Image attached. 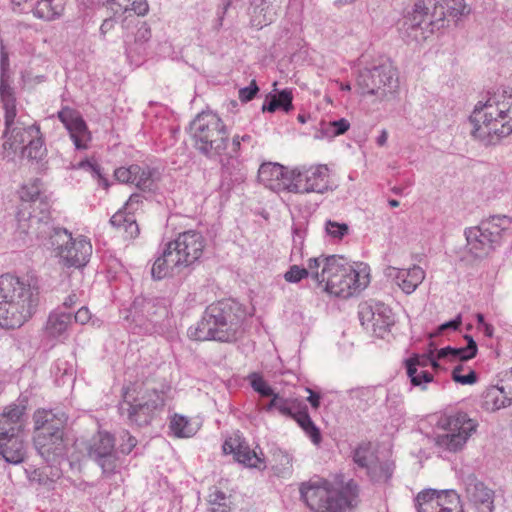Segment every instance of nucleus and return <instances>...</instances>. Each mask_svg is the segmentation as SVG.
<instances>
[{"label":"nucleus","instance_id":"obj_1","mask_svg":"<svg viewBox=\"0 0 512 512\" xmlns=\"http://www.w3.org/2000/svg\"><path fill=\"white\" fill-rule=\"evenodd\" d=\"M40 285L36 276H0V327L15 329L28 321L37 310Z\"/></svg>","mask_w":512,"mask_h":512},{"label":"nucleus","instance_id":"obj_2","mask_svg":"<svg viewBox=\"0 0 512 512\" xmlns=\"http://www.w3.org/2000/svg\"><path fill=\"white\" fill-rule=\"evenodd\" d=\"M246 309L233 299H223L206 307L200 321L188 329V336L196 341L232 343L243 332Z\"/></svg>","mask_w":512,"mask_h":512},{"label":"nucleus","instance_id":"obj_3","mask_svg":"<svg viewBox=\"0 0 512 512\" xmlns=\"http://www.w3.org/2000/svg\"><path fill=\"white\" fill-rule=\"evenodd\" d=\"M469 120L474 138L486 146L497 144L512 133V94H493L478 102Z\"/></svg>","mask_w":512,"mask_h":512},{"label":"nucleus","instance_id":"obj_4","mask_svg":"<svg viewBox=\"0 0 512 512\" xmlns=\"http://www.w3.org/2000/svg\"><path fill=\"white\" fill-rule=\"evenodd\" d=\"M469 13L465 0H416L403 21V28L414 40L426 39L445 26L446 19L457 22Z\"/></svg>","mask_w":512,"mask_h":512},{"label":"nucleus","instance_id":"obj_5","mask_svg":"<svg viewBox=\"0 0 512 512\" xmlns=\"http://www.w3.org/2000/svg\"><path fill=\"white\" fill-rule=\"evenodd\" d=\"M44 218L45 216L30 217L29 227L33 228L31 233L39 244L55 250L60 262L66 267L85 266L92 254L90 241L84 236L73 238L67 229L54 227Z\"/></svg>","mask_w":512,"mask_h":512},{"label":"nucleus","instance_id":"obj_6","mask_svg":"<svg viewBox=\"0 0 512 512\" xmlns=\"http://www.w3.org/2000/svg\"><path fill=\"white\" fill-rule=\"evenodd\" d=\"M169 391V385L163 384L157 388L151 385L150 380L140 385L136 382L129 383L122 387L123 401L119 410L122 415L126 413L130 425L149 426L163 414Z\"/></svg>","mask_w":512,"mask_h":512},{"label":"nucleus","instance_id":"obj_7","mask_svg":"<svg viewBox=\"0 0 512 512\" xmlns=\"http://www.w3.org/2000/svg\"><path fill=\"white\" fill-rule=\"evenodd\" d=\"M360 488L353 479L340 489L329 480L314 476L299 486L300 499L312 512H345L358 503Z\"/></svg>","mask_w":512,"mask_h":512},{"label":"nucleus","instance_id":"obj_8","mask_svg":"<svg viewBox=\"0 0 512 512\" xmlns=\"http://www.w3.org/2000/svg\"><path fill=\"white\" fill-rule=\"evenodd\" d=\"M190 135L195 149L209 159L225 153L230 146L227 127L213 112L199 113L190 123Z\"/></svg>","mask_w":512,"mask_h":512},{"label":"nucleus","instance_id":"obj_9","mask_svg":"<svg viewBox=\"0 0 512 512\" xmlns=\"http://www.w3.org/2000/svg\"><path fill=\"white\" fill-rule=\"evenodd\" d=\"M466 247L475 258L488 256L502 241L512 238V219L495 215L482 220L478 226L466 228Z\"/></svg>","mask_w":512,"mask_h":512},{"label":"nucleus","instance_id":"obj_10","mask_svg":"<svg viewBox=\"0 0 512 512\" xmlns=\"http://www.w3.org/2000/svg\"><path fill=\"white\" fill-rule=\"evenodd\" d=\"M5 129L3 148L13 153L21 152L23 157L30 160H41L46 153L44 140L39 125L35 122L28 124L21 118H13L11 122L4 120Z\"/></svg>","mask_w":512,"mask_h":512},{"label":"nucleus","instance_id":"obj_11","mask_svg":"<svg viewBox=\"0 0 512 512\" xmlns=\"http://www.w3.org/2000/svg\"><path fill=\"white\" fill-rule=\"evenodd\" d=\"M356 85L361 95H375L383 99L398 86L396 69L388 58L379 57L359 70Z\"/></svg>","mask_w":512,"mask_h":512},{"label":"nucleus","instance_id":"obj_12","mask_svg":"<svg viewBox=\"0 0 512 512\" xmlns=\"http://www.w3.org/2000/svg\"><path fill=\"white\" fill-rule=\"evenodd\" d=\"M167 315L168 309L161 299L140 296L134 299L124 318L134 334L146 335L160 332Z\"/></svg>","mask_w":512,"mask_h":512},{"label":"nucleus","instance_id":"obj_13","mask_svg":"<svg viewBox=\"0 0 512 512\" xmlns=\"http://www.w3.org/2000/svg\"><path fill=\"white\" fill-rule=\"evenodd\" d=\"M437 427L445 431L435 437V444L449 452L462 450L475 432L477 423L465 412L444 414L439 417Z\"/></svg>","mask_w":512,"mask_h":512},{"label":"nucleus","instance_id":"obj_14","mask_svg":"<svg viewBox=\"0 0 512 512\" xmlns=\"http://www.w3.org/2000/svg\"><path fill=\"white\" fill-rule=\"evenodd\" d=\"M88 455L102 469L105 476L120 472L124 465V459L115 449V437L107 431H99L93 436L88 447Z\"/></svg>","mask_w":512,"mask_h":512},{"label":"nucleus","instance_id":"obj_15","mask_svg":"<svg viewBox=\"0 0 512 512\" xmlns=\"http://www.w3.org/2000/svg\"><path fill=\"white\" fill-rule=\"evenodd\" d=\"M358 316L361 325L378 338H385L395 324L392 309L382 302L365 301L358 306Z\"/></svg>","mask_w":512,"mask_h":512},{"label":"nucleus","instance_id":"obj_16","mask_svg":"<svg viewBox=\"0 0 512 512\" xmlns=\"http://www.w3.org/2000/svg\"><path fill=\"white\" fill-rule=\"evenodd\" d=\"M417 512H464L459 494L453 489H424L415 498Z\"/></svg>","mask_w":512,"mask_h":512},{"label":"nucleus","instance_id":"obj_17","mask_svg":"<svg viewBox=\"0 0 512 512\" xmlns=\"http://www.w3.org/2000/svg\"><path fill=\"white\" fill-rule=\"evenodd\" d=\"M369 283L366 267L355 268L350 263L335 278L324 285L325 291L337 297L348 298L360 292Z\"/></svg>","mask_w":512,"mask_h":512},{"label":"nucleus","instance_id":"obj_18","mask_svg":"<svg viewBox=\"0 0 512 512\" xmlns=\"http://www.w3.org/2000/svg\"><path fill=\"white\" fill-rule=\"evenodd\" d=\"M167 248L175 257L176 263H180L182 268L195 263L202 255L205 240L200 232L195 230L180 233L178 237L166 244Z\"/></svg>","mask_w":512,"mask_h":512},{"label":"nucleus","instance_id":"obj_19","mask_svg":"<svg viewBox=\"0 0 512 512\" xmlns=\"http://www.w3.org/2000/svg\"><path fill=\"white\" fill-rule=\"evenodd\" d=\"M42 182L40 179L35 178L28 183L22 185L19 190V196L21 199V207L17 214L18 228L21 233L28 236H33V231L30 226V217L36 216L33 214L35 206H47V203L42 200L41 197Z\"/></svg>","mask_w":512,"mask_h":512},{"label":"nucleus","instance_id":"obj_20","mask_svg":"<svg viewBox=\"0 0 512 512\" xmlns=\"http://www.w3.org/2000/svg\"><path fill=\"white\" fill-rule=\"evenodd\" d=\"M239 154V142L235 140L234 143H230V146L226 149L225 153L218 155L216 158L220 159L221 163V178L222 185L233 186L240 184L246 179L245 167L240 160Z\"/></svg>","mask_w":512,"mask_h":512},{"label":"nucleus","instance_id":"obj_21","mask_svg":"<svg viewBox=\"0 0 512 512\" xmlns=\"http://www.w3.org/2000/svg\"><path fill=\"white\" fill-rule=\"evenodd\" d=\"M58 119L68 130L77 150H85L91 141V133L79 111L65 106L57 113Z\"/></svg>","mask_w":512,"mask_h":512},{"label":"nucleus","instance_id":"obj_22","mask_svg":"<svg viewBox=\"0 0 512 512\" xmlns=\"http://www.w3.org/2000/svg\"><path fill=\"white\" fill-rule=\"evenodd\" d=\"M9 55L3 41H0V99L4 108V120L11 122L17 117L16 97L14 88L10 84Z\"/></svg>","mask_w":512,"mask_h":512},{"label":"nucleus","instance_id":"obj_23","mask_svg":"<svg viewBox=\"0 0 512 512\" xmlns=\"http://www.w3.org/2000/svg\"><path fill=\"white\" fill-rule=\"evenodd\" d=\"M33 444L39 455L48 463H58L67 454L64 432L46 433L33 436Z\"/></svg>","mask_w":512,"mask_h":512},{"label":"nucleus","instance_id":"obj_24","mask_svg":"<svg viewBox=\"0 0 512 512\" xmlns=\"http://www.w3.org/2000/svg\"><path fill=\"white\" fill-rule=\"evenodd\" d=\"M225 454H233L237 462L249 468H265L262 452L257 453L240 437L226 439L223 446Z\"/></svg>","mask_w":512,"mask_h":512},{"label":"nucleus","instance_id":"obj_25","mask_svg":"<svg viewBox=\"0 0 512 512\" xmlns=\"http://www.w3.org/2000/svg\"><path fill=\"white\" fill-rule=\"evenodd\" d=\"M298 182L301 194L324 193L329 189V174L326 165L299 169Z\"/></svg>","mask_w":512,"mask_h":512},{"label":"nucleus","instance_id":"obj_26","mask_svg":"<svg viewBox=\"0 0 512 512\" xmlns=\"http://www.w3.org/2000/svg\"><path fill=\"white\" fill-rule=\"evenodd\" d=\"M34 435L64 432L67 416L54 409H37L33 414Z\"/></svg>","mask_w":512,"mask_h":512},{"label":"nucleus","instance_id":"obj_27","mask_svg":"<svg viewBox=\"0 0 512 512\" xmlns=\"http://www.w3.org/2000/svg\"><path fill=\"white\" fill-rule=\"evenodd\" d=\"M385 274L395 280L398 287L406 294L413 293L425 279V271L418 265L408 269H400L389 266Z\"/></svg>","mask_w":512,"mask_h":512},{"label":"nucleus","instance_id":"obj_28","mask_svg":"<svg viewBox=\"0 0 512 512\" xmlns=\"http://www.w3.org/2000/svg\"><path fill=\"white\" fill-rule=\"evenodd\" d=\"M468 500L478 512H494L495 493L476 478L470 479L466 486Z\"/></svg>","mask_w":512,"mask_h":512},{"label":"nucleus","instance_id":"obj_29","mask_svg":"<svg viewBox=\"0 0 512 512\" xmlns=\"http://www.w3.org/2000/svg\"><path fill=\"white\" fill-rule=\"evenodd\" d=\"M511 387L491 386L482 395V407L488 411H496L512 404Z\"/></svg>","mask_w":512,"mask_h":512},{"label":"nucleus","instance_id":"obj_30","mask_svg":"<svg viewBox=\"0 0 512 512\" xmlns=\"http://www.w3.org/2000/svg\"><path fill=\"white\" fill-rule=\"evenodd\" d=\"M25 453V444L21 435L0 438V455L7 463H21Z\"/></svg>","mask_w":512,"mask_h":512},{"label":"nucleus","instance_id":"obj_31","mask_svg":"<svg viewBox=\"0 0 512 512\" xmlns=\"http://www.w3.org/2000/svg\"><path fill=\"white\" fill-rule=\"evenodd\" d=\"M68 0H35L30 5L31 11L37 19L53 21L60 18Z\"/></svg>","mask_w":512,"mask_h":512},{"label":"nucleus","instance_id":"obj_32","mask_svg":"<svg viewBox=\"0 0 512 512\" xmlns=\"http://www.w3.org/2000/svg\"><path fill=\"white\" fill-rule=\"evenodd\" d=\"M172 252L167 248L163 249L162 253L156 258L153 263L151 274L154 279L160 280L174 273L175 270H180L182 266L176 263Z\"/></svg>","mask_w":512,"mask_h":512},{"label":"nucleus","instance_id":"obj_33","mask_svg":"<svg viewBox=\"0 0 512 512\" xmlns=\"http://www.w3.org/2000/svg\"><path fill=\"white\" fill-rule=\"evenodd\" d=\"M110 224L117 229H122L128 239H135L140 233L135 215L131 211L118 210L110 218Z\"/></svg>","mask_w":512,"mask_h":512},{"label":"nucleus","instance_id":"obj_34","mask_svg":"<svg viewBox=\"0 0 512 512\" xmlns=\"http://www.w3.org/2000/svg\"><path fill=\"white\" fill-rule=\"evenodd\" d=\"M285 172V167L279 163H263L258 170V180L272 191L279 189V180Z\"/></svg>","mask_w":512,"mask_h":512},{"label":"nucleus","instance_id":"obj_35","mask_svg":"<svg viewBox=\"0 0 512 512\" xmlns=\"http://www.w3.org/2000/svg\"><path fill=\"white\" fill-rule=\"evenodd\" d=\"M114 14L134 12L143 16L148 12L149 6L146 0H101Z\"/></svg>","mask_w":512,"mask_h":512},{"label":"nucleus","instance_id":"obj_36","mask_svg":"<svg viewBox=\"0 0 512 512\" xmlns=\"http://www.w3.org/2000/svg\"><path fill=\"white\" fill-rule=\"evenodd\" d=\"M395 465L390 461L377 459L366 471V475L373 484H387L390 482Z\"/></svg>","mask_w":512,"mask_h":512},{"label":"nucleus","instance_id":"obj_37","mask_svg":"<svg viewBox=\"0 0 512 512\" xmlns=\"http://www.w3.org/2000/svg\"><path fill=\"white\" fill-rule=\"evenodd\" d=\"M71 324V314L66 312H52L46 323V332L49 336L57 338L63 336Z\"/></svg>","mask_w":512,"mask_h":512},{"label":"nucleus","instance_id":"obj_38","mask_svg":"<svg viewBox=\"0 0 512 512\" xmlns=\"http://www.w3.org/2000/svg\"><path fill=\"white\" fill-rule=\"evenodd\" d=\"M26 407L19 404L7 406L0 415H5L7 421L12 425L10 427V436L21 435L24 429V415Z\"/></svg>","mask_w":512,"mask_h":512},{"label":"nucleus","instance_id":"obj_39","mask_svg":"<svg viewBox=\"0 0 512 512\" xmlns=\"http://www.w3.org/2000/svg\"><path fill=\"white\" fill-rule=\"evenodd\" d=\"M349 262L339 255H330L324 259V265L321 270V285L328 283L332 278H335Z\"/></svg>","mask_w":512,"mask_h":512},{"label":"nucleus","instance_id":"obj_40","mask_svg":"<svg viewBox=\"0 0 512 512\" xmlns=\"http://www.w3.org/2000/svg\"><path fill=\"white\" fill-rule=\"evenodd\" d=\"M276 409L280 414L294 418L295 414L301 409L300 404L296 400L281 397L279 394L274 393L269 404L265 407L267 412Z\"/></svg>","mask_w":512,"mask_h":512},{"label":"nucleus","instance_id":"obj_41","mask_svg":"<svg viewBox=\"0 0 512 512\" xmlns=\"http://www.w3.org/2000/svg\"><path fill=\"white\" fill-rule=\"evenodd\" d=\"M351 457L357 467L365 469L366 471L378 459L372 451V444L367 441L359 443L352 451Z\"/></svg>","mask_w":512,"mask_h":512},{"label":"nucleus","instance_id":"obj_42","mask_svg":"<svg viewBox=\"0 0 512 512\" xmlns=\"http://www.w3.org/2000/svg\"><path fill=\"white\" fill-rule=\"evenodd\" d=\"M404 365L412 386L419 387L421 390H426L427 384L433 382V374L426 369H419L411 362H404Z\"/></svg>","mask_w":512,"mask_h":512},{"label":"nucleus","instance_id":"obj_43","mask_svg":"<svg viewBox=\"0 0 512 512\" xmlns=\"http://www.w3.org/2000/svg\"><path fill=\"white\" fill-rule=\"evenodd\" d=\"M135 178L133 185L142 191H150L152 190L156 180L159 179V171L157 168L150 167L148 165H139V171Z\"/></svg>","mask_w":512,"mask_h":512},{"label":"nucleus","instance_id":"obj_44","mask_svg":"<svg viewBox=\"0 0 512 512\" xmlns=\"http://www.w3.org/2000/svg\"><path fill=\"white\" fill-rule=\"evenodd\" d=\"M350 123L347 119L341 118L339 120L320 123V135H316L317 138H334L342 135L348 131Z\"/></svg>","mask_w":512,"mask_h":512},{"label":"nucleus","instance_id":"obj_45","mask_svg":"<svg viewBox=\"0 0 512 512\" xmlns=\"http://www.w3.org/2000/svg\"><path fill=\"white\" fill-rule=\"evenodd\" d=\"M169 428L173 435L178 438H188L196 433V430L192 427L190 420L179 414H175L171 418Z\"/></svg>","mask_w":512,"mask_h":512},{"label":"nucleus","instance_id":"obj_46","mask_svg":"<svg viewBox=\"0 0 512 512\" xmlns=\"http://www.w3.org/2000/svg\"><path fill=\"white\" fill-rule=\"evenodd\" d=\"M299 168H295L293 170H288L285 168V172L279 180V189H275L274 192H289V193H299L301 194L300 184L298 182Z\"/></svg>","mask_w":512,"mask_h":512},{"label":"nucleus","instance_id":"obj_47","mask_svg":"<svg viewBox=\"0 0 512 512\" xmlns=\"http://www.w3.org/2000/svg\"><path fill=\"white\" fill-rule=\"evenodd\" d=\"M208 503L210 505V512H229L230 504L226 494L215 488L208 496Z\"/></svg>","mask_w":512,"mask_h":512},{"label":"nucleus","instance_id":"obj_48","mask_svg":"<svg viewBox=\"0 0 512 512\" xmlns=\"http://www.w3.org/2000/svg\"><path fill=\"white\" fill-rule=\"evenodd\" d=\"M79 168H82L91 173L92 177L97 180L98 185L107 189L110 184L106 176L102 172L101 166L95 161L84 160L79 163Z\"/></svg>","mask_w":512,"mask_h":512},{"label":"nucleus","instance_id":"obj_49","mask_svg":"<svg viewBox=\"0 0 512 512\" xmlns=\"http://www.w3.org/2000/svg\"><path fill=\"white\" fill-rule=\"evenodd\" d=\"M139 171L138 164L122 166L114 170V177L117 181L125 184H134L135 177Z\"/></svg>","mask_w":512,"mask_h":512},{"label":"nucleus","instance_id":"obj_50","mask_svg":"<svg viewBox=\"0 0 512 512\" xmlns=\"http://www.w3.org/2000/svg\"><path fill=\"white\" fill-rule=\"evenodd\" d=\"M251 387L263 397H272L273 389L266 383L262 376L252 373L249 376Z\"/></svg>","mask_w":512,"mask_h":512},{"label":"nucleus","instance_id":"obj_51","mask_svg":"<svg viewBox=\"0 0 512 512\" xmlns=\"http://www.w3.org/2000/svg\"><path fill=\"white\" fill-rule=\"evenodd\" d=\"M325 231L331 238L340 240L349 233V226L346 223L327 220Z\"/></svg>","mask_w":512,"mask_h":512},{"label":"nucleus","instance_id":"obj_52","mask_svg":"<svg viewBox=\"0 0 512 512\" xmlns=\"http://www.w3.org/2000/svg\"><path fill=\"white\" fill-rule=\"evenodd\" d=\"M327 256L321 255L319 257L310 258L307 261V267L305 268L309 272V276L315 280L319 285H321V270L324 265V259Z\"/></svg>","mask_w":512,"mask_h":512},{"label":"nucleus","instance_id":"obj_53","mask_svg":"<svg viewBox=\"0 0 512 512\" xmlns=\"http://www.w3.org/2000/svg\"><path fill=\"white\" fill-rule=\"evenodd\" d=\"M463 370V366L461 364L454 367L451 377L456 383H460L462 385H472L477 382V374L474 370L470 369L468 374L461 375V371Z\"/></svg>","mask_w":512,"mask_h":512},{"label":"nucleus","instance_id":"obj_54","mask_svg":"<svg viewBox=\"0 0 512 512\" xmlns=\"http://www.w3.org/2000/svg\"><path fill=\"white\" fill-rule=\"evenodd\" d=\"M119 438H120V444L118 447V451L124 455L130 454L138 443V440L136 439V437L131 435L130 432L127 430H123L120 433Z\"/></svg>","mask_w":512,"mask_h":512},{"label":"nucleus","instance_id":"obj_55","mask_svg":"<svg viewBox=\"0 0 512 512\" xmlns=\"http://www.w3.org/2000/svg\"><path fill=\"white\" fill-rule=\"evenodd\" d=\"M464 356H467V351L464 349V347L455 348V347L447 346V347L441 348L437 352L438 358L450 357L453 360H460V361H468L471 359V358H464Z\"/></svg>","mask_w":512,"mask_h":512},{"label":"nucleus","instance_id":"obj_56","mask_svg":"<svg viewBox=\"0 0 512 512\" xmlns=\"http://www.w3.org/2000/svg\"><path fill=\"white\" fill-rule=\"evenodd\" d=\"M309 277V272L304 267L292 265L284 274V279L289 283H299Z\"/></svg>","mask_w":512,"mask_h":512},{"label":"nucleus","instance_id":"obj_57","mask_svg":"<svg viewBox=\"0 0 512 512\" xmlns=\"http://www.w3.org/2000/svg\"><path fill=\"white\" fill-rule=\"evenodd\" d=\"M274 98L277 101L278 109H281L285 112H289L293 109V95L291 90L283 89L277 95H274Z\"/></svg>","mask_w":512,"mask_h":512},{"label":"nucleus","instance_id":"obj_58","mask_svg":"<svg viewBox=\"0 0 512 512\" xmlns=\"http://www.w3.org/2000/svg\"><path fill=\"white\" fill-rule=\"evenodd\" d=\"M432 353L430 350L428 353L424 354H413L410 358L406 359L404 362L414 363V366L419 369H426L432 361Z\"/></svg>","mask_w":512,"mask_h":512},{"label":"nucleus","instance_id":"obj_59","mask_svg":"<svg viewBox=\"0 0 512 512\" xmlns=\"http://www.w3.org/2000/svg\"><path fill=\"white\" fill-rule=\"evenodd\" d=\"M258 91L259 88L257 86L256 81L252 80L248 86L243 87L239 90V99L244 103L249 102L256 96Z\"/></svg>","mask_w":512,"mask_h":512},{"label":"nucleus","instance_id":"obj_60","mask_svg":"<svg viewBox=\"0 0 512 512\" xmlns=\"http://www.w3.org/2000/svg\"><path fill=\"white\" fill-rule=\"evenodd\" d=\"M293 419L298 423L303 431H306L308 427L314 423L308 413L307 406L301 407Z\"/></svg>","mask_w":512,"mask_h":512},{"label":"nucleus","instance_id":"obj_61","mask_svg":"<svg viewBox=\"0 0 512 512\" xmlns=\"http://www.w3.org/2000/svg\"><path fill=\"white\" fill-rule=\"evenodd\" d=\"M304 238H305V231L302 230L300 227L298 226H294L293 227V243H294V246H293V249H292V252L291 254L294 255L295 252H301L302 250V247H303V243H304Z\"/></svg>","mask_w":512,"mask_h":512},{"label":"nucleus","instance_id":"obj_62","mask_svg":"<svg viewBox=\"0 0 512 512\" xmlns=\"http://www.w3.org/2000/svg\"><path fill=\"white\" fill-rule=\"evenodd\" d=\"M143 196L139 193H133L126 201L124 207L121 210L131 211L133 214L137 211L142 204Z\"/></svg>","mask_w":512,"mask_h":512},{"label":"nucleus","instance_id":"obj_63","mask_svg":"<svg viewBox=\"0 0 512 512\" xmlns=\"http://www.w3.org/2000/svg\"><path fill=\"white\" fill-rule=\"evenodd\" d=\"M152 36L151 29L146 23H142V25L137 29L135 40L139 43H146L150 40Z\"/></svg>","mask_w":512,"mask_h":512},{"label":"nucleus","instance_id":"obj_64","mask_svg":"<svg viewBox=\"0 0 512 512\" xmlns=\"http://www.w3.org/2000/svg\"><path fill=\"white\" fill-rule=\"evenodd\" d=\"M305 434L310 438V440L315 444L319 445L322 441V436L319 428L315 425V423L311 424L306 431Z\"/></svg>","mask_w":512,"mask_h":512}]
</instances>
